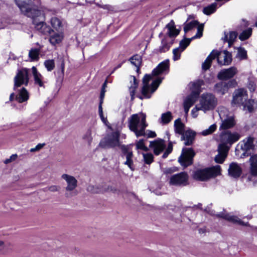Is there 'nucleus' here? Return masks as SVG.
Masks as SVG:
<instances>
[{"mask_svg":"<svg viewBox=\"0 0 257 257\" xmlns=\"http://www.w3.org/2000/svg\"><path fill=\"white\" fill-rule=\"evenodd\" d=\"M173 43V40H171L169 41L168 37L165 38L162 40L161 45L159 47V51L160 53L167 51L170 49Z\"/></svg>","mask_w":257,"mask_h":257,"instance_id":"31","label":"nucleus"},{"mask_svg":"<svg viewBox=\"0 0 257 257\" xmlns=\"http://www.w3.org/2000/svg\"><path fill=\"white\" fill-rule=\"evenodd\" d=\"M15 2L21 12L26 16L30 17L33 19L36 18H43L44 17L43 12L37 7H33L29 4V0H15ZM33 23L35 25L36 29L41 33L44 35L51 34L53 32V30L48 26L44 22H40L36 23L35 20Z\"/></svg>","mask_w":257,"mask_h":257,"instance_id":"2","label":"nucleus"},{"mask_svg":"<svg viewBox=\"0 0 257 257\" xmlns=\"http://www.w3.org/2000/svg\"><path fill=\"white\" fill-rule=\"evenodd\" d=\"M45 145V144H38L35 148L30 149L31 152H34L38 151L41 149Z\"/></svg>","mask_w":257,"mask_h":257,"instance_id":"55","label":"nucleus"},{"mask_svg":"<svg viewBox=\"0 0 257 257\" xmlns=\"http://www.w3.org/2000/svg\"><path fill=\"white\" fill-rule=\"evenodd\" d=\"M224 37L223 38L225 42L228 43V46H230L237 37V33L235 32H230L229 33L224 34Z\"/></svg>","mask_w":257,"mask_h":257,"instance_id":"34","label":"nucleus"},{"mask_svg":"<svg viewBox=\"0 0 257 257\" xmlns=\"http://www.w3.org/2000/svg\"><path fill=\"white\" fill-rule=\"evenodd\" d=\"M243 22L244 23V25L245 27L248 26L249 24L247 22H246L245 21H243Z\"/></svg>","mask_w":257,"mask_h":257,"instance_id":"63","label":"nucleus"},{"mask_svg":"<svg viewBox=\"0 0 257 257\" xmlns=\"http://www.w3.org/2000/svg\"><path fill=\"white\" fill-rule=\"evenodd\" d=\"M87 190L92 193H98L101 192V190L97 187L91 185L87 187Z\"/></svg>","mask_w":257,"mask_h":257,"instance_id":"50","label":"nucleus"},{"mask_svg":"<svg viewBox=\"0 0 257 257\" xmlns=\"http://www.w3.org/2000/svg\"><path fill=\"white\" fill-rule=\"evenodd\" d=\"M203 27L204 25H203L199 26L198 27V31L196 35L190 39H185L182 40L180 42L179 47L178 48H180V49L183 51L189 45L192 40L201 37L203 34Z\"/></svg>","mask_w":257,"mask_h":257,"instance_id":"18","label":"nucleus"},{"mask_svg":"<svg viewBox=\"0 0 257 257\" xmlns=\"http://www.w3.org/2000/svg\"><path fill=\"white\" fill-rule=\"evenodd\" d=\"M169 154V153L168 152H167L166 151L164 152V153L163 154V156H162V157L163 158H166L168 157V155Z\"/></svg>","mask_w":257,"mask_h":257,"instance_id":"58","label":"nucleus"},{"mask_svg":"<svg viewBox=\"0 0 257 257\" xmlns=\"http://www.w3.org/2000/svg\"><path fill=\"white\" fill-rule=\"evenodd\" d=\"M232 105L242 106L244 110L252 112L257 107V101L248 99L247 91L243 89H238L233 93Z\"/></svg>","mask_w":257,"mask_h":257,"instance_id":"3","label":"nucleus"},{"mask_svg":"<svg viewBox=\"0 0 257 257\" xmlns=\"http://www.w3.org/2000/svg\"><path fill=\"white\" fill-rule=\"evenodd\" d=\"M237 57L240 60H244L247 58L246 51L242 48H239L237 50Z\"/></svg>","mask_w":257,"mask_h":257,"instance_id":"45","label":"nucleus"},{"mask_svg":"<svg viewBox=\"0 0 257 257\" xmlns=\"http://www.w3.org/2000/svg\"><path fill=\"white\" fill-rule=\"evenodd\" d=\"M172 149L167 148V150H166L167 152H168L169 154H170L172 151Z\"/></svg>","mask_w":257,"mask_h":257,"instance_id":"61","label":"nucleus"},{"mask_svg":"<svg viewBox=\"0 0 257 257\" xmlns=\"http://www.w3.org/2000/svg\"><path fill=\"white\" fill-rule=\"evenodd\" d=\"M177 168L176 167H171L166 168L164 171V173L166 175H168L173 173L174 172L177 171Z\"/></svg>","mask_w":257,"mask_h":257,"instance_id":"53","label":"nucleus"},{"mask_svg":"<svg viewBox=\"0 0 257 257\" xmlns=\"http://www.w3.org/2000/svg\"><path fill=\"white\" fill-rule=\"evenodd\" d=\"M168 148L173 149V144L172 142H169L168 146Z\"/></svg>","mask_w":257,"mask_h":257,"instance_id":"59","label":"nucleus"},{"mask_svg":"<svg viewBox=\"0 0 257 257\" xmlns=\"http://www.w3.org/2000/svg\"><path fill=\"white\" fill-rule=\"evenodd\" d=\"M228 171L229 175L233 178L239 177L241 173V169L235 163H232L230 164Z\"/></svg>","mask_w":257,"mask_h":257,"instance_id":"26","label":"nucleus"},{"mask_svg":"<svg viewBox=\"0 0 257 257\" xmlns=\"http://www.w3.org/2000/svg\"><path fill=\"white\" fill-rule=\"evenodd\" d=\"M201 110L200 106L196 105L191 110V115L193 117L196 118L198 115V111Z\"/></svg>","mask_w":257,"mask_h":257,"instance_id":"51","label":"nucleus"},{"mask_svg":"<svg viewBox=\"0 0 257 257\" xmlns=\"http://www.w3.org/2000/svg\"><path fill=\"white\" fill-rule=\"evenodd\" d=\"M14 96H15V94H14V93H12V94H11L10 96V100H12L14 99Z\"/></svg>","mask_w":257,"mask_h":257,"instance_id":"60","label":"nucleus"},{"mask_svg":"<svg viewBox=\"0 0 257 257\" xmlns=\"http://www.w3.org/2000/svg\"><path fill=\"white\" fill-rule=\"evenodd\" d=\"M220 174V167L216 165L210 168L196 170L193 175L194 179L199 181H206Z\"/></svg>","mask_w":257,"mask_h":257,"instance_id":"7","label":"nucleus"},{"mask_svg":"<svg viewBox=\"0 0 257 257\" xmlns=\"http://www.w3.org/2000/svg\"><path fill=\"white\" fill-rule=\"evenodd\" d=\"M39 49H32L29 51V56L32 61L38 60L39 59Z\"/></svg>","mask_w":257,"mask_h":257,"instance_id":"42","label":"nucleus"},{"mask_svg":"<svg viewBox=\"0 0 257 257\" xmlns=\"http://www.w3.org/2000/svg\"><path fill=\"white\" fill-rule=\"evenodd\" d=\"M136 147L138 149H141L144 151L148 150V148L145 146L144 142V140L143 139L139 140L136 143Z\"/></svg>","mask_w":257,"mask_h":257,"instance_id":"49","label":"nucleus"},{"mask_svg":"<svg viewBox=\"0 0 257 257\" xmlns=\"http://www.w3.org/2000/svg\"><path fill=\"white\" fill-rule=\"evenodd\" d=\"M119 134L118 132H113L108 135L106 138L102 140L99 146L103 148L114 147L119 145Z\"/></svg>","mask_w":257,"mask_h":257,"instance_id":"11","label":"nucleus"},{"mask_svg":"<svg viewBox=\"0 0 257 257\" xmlns=\"http://www.w3.org/2000/svg\"><path fill=\"white\" fill-rule=\"evenodd\" d=\"M148 136L149 138H154L156 136V134L154 132L149 131L148 134Z\"/></svg>","mask_w":257,"mask_h":257,"instance_id":"56","label":"nucleus"},{"mask_svg":"<svg viewBox=\"0 0 257 257\" xmlns=\"http://www.w3.org/2000/svg\"><path fill=\"white\" fill-rule=\"evenodd\" d=\"M195 133L191 130H188L183 133L182 136V139L185 141L184 144L186 146H189L192 144Z\"/></svg>","mask_w":257,"mask_h":257,"instance_id":"27","label":"nucleus"},{"mask_svg":"<svg viewBox=\"0 0 257 257\" xmlns=\"http://www.w3.org/2000/svg\"><path fill=\"white\" fill-rule=\"evenodd\" d=\"M169 70V60H165L160 63L158 66L152 71L151 74H146L143 78V86L142 89V93L143 97L150 98L153 94L158 88L161 83L163 78L158 77L154 80L152 84L149 85V81L152 79V76H158L163 73H168Z\"/></svg>","mask_w":257,"mask_h":257,"instance_id":"1","label":"nucleus"},{"mask_svg":"<svg viewBox=\"0 0 257 257\" xmlns=\"http://www.w3.org/2000/svg\"><path fill=\"white\" fill-rule=\"evenodd\" d=\"M32 73L34 77L35 84L40 87L44 86V78L43 76L38 72L36 68L33 66L32 68Z\"/></svg>","mask_w":257,"mask_h":257,"instance_id":"28","label":"nucleus"},{"mask_svg":"<svg viewBox=\"0 0 257 257\" xmlns=\"http://www.w3.org/2000/svg\"><path fill=\"white\" fill-rule=\"evenodd\" d=\"M201 25L202 24L199 25L198 22L196 21H192L189 23H186L184 24V31L185 33H186L193 28L196 27H198L199 26Z\"/></svg>","mask_w":257,"mask_h":257,"instance_id":"39","label":"nucleus"},{"mask_svg":"<svg viewBox=\"0 0 257 257\" xmlns=\"http://www.w3.org/2000/svg\"><path fill=\"white\" fill-rule=\"evenodd\" d=\"M219 217H222L231 222L233 223L237 224L240 225L247 226V223H245L239 219L238 217L233 215H231L229 214H218Z\"/></svg>","mask_w":257,"mask_h":257,"instance_id":"23","label":"nucleus"},{"mask_svg":"<svg viewBox=\"0 0 257 257\" xmlns=\"http://www.w3.org/2000/svg\"><path fill=\"white\" fill-rule=\"evenodd\" d=\"M183 51L180 48H176L173 51V59L174 61H177L180 59L181 54Z\"/></svg>","mask_w":257,"mask_h":257,"instance_id":"47","label":"nucleus"},{"mask_svg":"<svg viewBox=\"0 0 257 257\" xmlns=\"http://www.w3.org/2000/svg\"><path fill=\"white\" fill-rule=\"evenodd\" d=\"M29 70L27 68H23L19 70L17 75L14 78V89L22 85H27L29 82V78L28 76Z\"/></svg>","mask_w":257,"mask_h":257,"instance_id":"12","label":"nucleus"},{"mask_svg":"<svg viewBox=\"0 0 257 257\" xmlns=\"http://www.w3.org/2000/svg\"><path fill=\"white\" fill-rule=\"evenodd\" d=\"M4 244V242L2 240H0V246H1L2 245H3Z\"/></svg>","mask_w":257,"mask_h":257,"instance_id":"64","label":"nucleus"},{"mask_svg":"<svg viewBox=\"0 0 257 257\" xmlns=\"http://www.w3.org/2000/svg\"><path fill=\"white\" fill-rule=\"evenodd\" d=\"M253 139L251 137L247 138L244 139L240 143V148L243 151L241 157H245L249 155L250 153L248 152L253 148Z\"/></svg>","mask_w":257,"mask_h":257,"instance_id":"17","label":"nucleus"},{"mask_svg":"<svg viewBox=\"0 0 257 257\" xmlns=\"http://www.w3.org/2000/svg\"><path fill=\"white\" fill-rule=\"evenodd\" d=\"M12 162V161H11V160H10V158H9V159H8L6 160H5V163L6 164H8V163H10V162Z\"/></svg>","mask_w":257,"mask_h":257,"instance_id":"62","label":"nucleus"},{"mask_svg":"<svg viewBox=\"0 0 257 257\" xmlns=\"http://www.w3.org/2000/svg\"><path fill=\"white\" fill-rule=\"evenodd\" d=\"M188 176L186 173L181 172L172 175L170 178L169 183L175 186H185L187 184Z\"/></svg>","mask_w":257,"mask_h":257,"instance_id":"14","label":"nucleus"},{"mask_svg":"<svg viewBox=\"0 0 257 257\" xmlns=\"http://www.w3.org/2000/svg\"><path fill=\"white\" fill-rule=\"evenodd\" d=\"M218 113L221 120L220 130L229 129L235 125L236 121L234 115L229 113L225 108H220L218 110Z\"/></svg>","mask_w":257,"mask_h":257,"instance_id":"8","label":"nucleus"},{"mask_svg":"<svg viewBox=\"0 0 257 257\" xmlns=\"http://www.w3.org/2000/svg\"><path fill=\"white\" fill-rule=\"evenodd\" d=\"M92 133L90 129L88 130L83 137V139L89 145H90L92 141Z\"/></svg>","mask_w":257,"mask_h":257,"instance_id":"43","label":"nucleus"},{"mask_svg":"<svg viewBox=\"0 0 257 257\" xmlns=\"http://www.w3.org/2000/svg\"><path fill=\"white\" fill-rule=\"evenodd\" d=\"M147 126L146 115L143 113L134 114L128 118V126L137 137L145 135Z\"/></svg>","mask_w":257,"mask_h":257,"instance_id":"4","label":"nucleus"},{"mask_svg":"<svg viewBox=\"0 0 257 257\" xmlns=\"http://www.w3.org/2000/svg\"><path fill=\"white\" fill-rule=\"evenodd\" d=\"M18 91L19 93L16 96V100L20 103L27 101L29 97V93L27 90L23 87Z\"/></svg>","mask_w":257,"mask_h":257,"instance_id":"29","label":"nucleus"},{"mask_svg":"<svg viewBox=\"0 0 257 257\" xmlns=\"http://www.w3.org/2000/svg\"><path fill=\"white\" fill-rule=\"evenodd\" d=\"M217 9V4L214 3L211 5L204 7L203 9V13L206 15H210L214 13Z\"/></svg>","mask_w":257,"mask_h":257,"instance_id":"38","label":"nucleus"},{"mask_svg":"<svg viewBox=\"0 0 257 257\" xmlns=\"http://www.w3.org/2000/svg\"><path fill=\"white\" fill-rule=\"evenodd\" d=\"M252 34V29L248 28L243 30L239 35V39L241 41L247 39Z\"/></svg>","mask_w":257,"mask_h":257,"instance_id":"40","label":"nucleus"},{"mask_svg":"<svg viewBox=\"0 0 257 257\" xmlns=\"http://www.w3.org/2000/svg\"><path fill=\"white\" fill-rule=\"evenodd\" d=\"M50 35L49 41L51 44L55 45L60 43L63 39L64 35L62 31L55 33L54 31Z\"/></svg>","mask_w":257,"mask_h":257,"instance_id":"25","label":"nucleus"},{"mask_svg":"<svg viewBox=\"0 0 257 257\" xmlns=\"http://www.w3.org/2000/svg\"><path fill=\"white\" fill-rule=\"evenodd\" d=\"M144 161L147 164H151L154 160V156L152 154L147 153H143Z\"/></svg>","mask_w":257,"mask_h":257,"instance_id":"46","label":"nucleus"},{"mask_svg":"<svg viewBox=\"0 0 257 257\" xmlns=\"http://www.w3.org/2000/svg\"><path fill=\"white\" fill-rule=\"evenodd\" d=\"M131 85L129 86V91L131 96V99L134 98L136 89L138 86V82L136 78L134 76H131L130 78Z\"/></svg>","mask_w":257,"mask_h":257,"instance_id":"30","label":"nucleus"},{"mask_svg":"<svg viewBox=\"0 0 257 257\" xmlns=\"http://www.w3.org/2000/svg\"><path fill=\"white\" fill-rule=\"evenodd\" d=\"M164 31H166V35L171 38L174 39L180 33V30L176 29L175 22L171 20L164 28Z\"/></svg>","mask_w":257,"mask_h":257,"instance_id":"15","label":"nucleus"},{"mask_svg":"<svg viewBox=\"0 0 257 257\" xmlns=\"http://www.w3.org/2000/svg\"><path fill=\"white\" fill-rule=\"evenodd\" d=\"M240 138V135L236 132L231 133L230 131H223L220 136L221 144L225 147H230L232 144L237 141Z\"/></svg>","mask_w":257,"mask_h":257,"instance_id":"10","label":"nucleus"},{"mask_svg":"<svg viewBox=\"0 0 257 257\" xmlns=\"http://www.w3.org/2000/svg\"><path fill=\"white\" fill-rule=\"evenodd\" d=\"M217 58L218 63L221 65H228L232 61L231 54L226 50L221 52L213 50L202 64V69L204 70L208 69L211 61Z\"/></svg>","mask_w":257,"mask_h":257,"instance_id":"5","label":"nucleus"},{"mask_svg":"<svg viewBox=\"0 0 257 257\" xmlns=\"http://www.w3.org/2000/svg\"><path fill=\"white\" fill-rule=\"evenodd\" d=\"M98 112L99 116L102 120V121L108 127H110L108 125V122L107 120L106 117H105L103 114L102 107V102H100L99 104L98 107Z\"/></svg>","mask_w":257,"mask_h":257,"instance_id":"44","label":"nucleus"},{"mask_svg":"<svg viewBox=\"0 0 257 257\" xmlns=\"http://www.w3.org/2000/svg\"><path fill=\"white\" fill-rule=\"evenodd\" d=\"M44 65L49 71L52 70L55 67L54 62L53 60H46L44 62Z\"/></svg>","mask_w":257,"mask_h":257,"instance_id":"48","label":"nucleus"},{"mask_svg":"<svg viewBox=\"0 0 257 257\" xmlns=\"http://www.w3.org/2000/svg\"><path fill=\"white\" fill-rule=\"evenodd\" d=\"M216 128L217 125L215 123H214L211 125L208 128L202 131L201 132V134L204 136L211 135L216 131Z\"/></svg>","mask_w":257,"mask_h":257,"instance_id":"41","label":"nucleus"},{"mask_svg":"<svg viewBox=\"0 0 257 257\" xmlns=\"http://www.w3.org/2000/svg\"><path fill=\"white\" fill-rule=\"evenodd\" d=\"M203 84L204 82L202 80H198L190 83L191 93L186 97L183 103L184 111L186 113L188 112L190 108L197 100L201 92V87Z\"/></svg>","mask_w":257,"mask_h":257,"instance_id":"6","label":"nucleus"},{"mask_svg":"<svg viewBox=\"0 0 257 257\" xmlns=\"http://www.w3.org/2000/svg\"><path fill=\"white\" fill-rule=\"evenodd\" d=\"M150 147L153 148L154 154L158 156L164 151L166 145L162 140H156L150 142Z\"/></svg>","mask_w":257,"mask_h":257,"instance_id":"20","label":"nucleus"},{"mask_svg":"<svg viewBox=\"0 0 257 257\" xmlns=\"http://www.w3.org/2000/svg\"><path fill=\"white\" fill-rule=\"evenodd\" d=\"M61 177L67 183V186L66 187L67 191H72L77 187V181L73 176L64 174L62 175Z\"/></svg>","mask_w":257,"mask_h":257,"instance_id":"19","label":"nucleus"},{"mask_svg":"<svg viewBox=\"0 0 257 257\" xmlns=\"http://www.w3.org/2000/svg\"><path fill=\"white\" fill-rule=\"evenodd\" d=\"M17 158V155L16 154H14V155H12L10 158V159L11 160V161H13L14 160H15Z\"/></svg>","mask_w":257,"mask_h":257,"instance_id":"57","label":"nucleus"},{"mask_svg":"<svg viewBox=\"0 0 257 257\" xmlns=\"http://www.w3.org/2000/svg\"><path fill=\"white\" fill-rule=\"evenodd\" d=\"M130 61L131 64L136 67V72L139 73L140 71V66L142 63L141 56L138 55H134L130 59Z\"/></svg>","mask_w":257,"mask_h":257,"instance_id":"35","label":"nucleus"},{"mask_svg":"<svg viewBox=\"0 0 257 257\" xmlns=\"http://www.w3.org/2000/svg\"><path fill=\"white\" fill-rule=\"evenodd\" d=\"M218 154L215 157V161L218 163H222L227 156L229 147L224 145H219L218 148Z\"/></svg>","mask_w":257,"mask_h":257,"instance_id":"21","label":"nucleus"},{"mask_svg":"<svg viewBox=\"0 0 257 257\" xmlns=\"http://www.w3.org/2000/svg\"><path fill=\"white\" fill-rule=\"evenodd\" d=\"M106 81H105L104 84H103V86H102V89H101V93H100V102H102V103H103V98L104 97V94H105V87L106 86Z\"/></svg>","mask_w":257,"mask_h":257,"instance_id":"54","label":"nucleus"},{"mask_svg":"<svg viewBox=\"0 0 257 257\" xmlns=\"http://www.w3.org/2000/svg\"><path fill=\"white\" fill-rule=\"evenodd\" d=\"M175 131L176 133L182 135L184 133V125L182 123L181 119L178 118L174 122Z\"/></svg>","mask_w":257,"mask_h":257,"instance_id":"37","label":"nucleus"},{"mask_svg":"<svg viewBox=\"0 0 257 257\" xmlns=\"http://www.w3.org/2000/svg\"><path fill=\"white\" fill-rule=\"evenodd\" d=\"M60 189V187L57 185H52L46 188V190L51 192H57Z\"/></svg>","mask_w":257,"mask_h":257,"instance_id":"52","label":"nucleus"},{"mask_svg":"<svg viewBox=\"0 0 257 257\" xmlns=\"http://www.w3.org/2000/svg\"><path fill=\"white\" fill-rule=\"evenodd\" d=\"M232 81L228 82H220L217 83L215 86V90L221 94H224L228 91L229 87L231 86Z\"/></svg>","mask_w":257,"mask_h":257,"instance_id":"24","label":"nucleus"},{"mask_svg":"<svg viewBox=\"0 0 257 257\" xmlns=\"http://www.w3.org/2000/svg\"><path fill=\"white\" fill-rule=\"evenodd\" d=\"M194 156L195 153L191 148H184L178 160L182 166L186 167L192 164Z\"/></svg>","mask_w":257,"mask_h":257,"instance_id":"13","label":"nucleus"},{"mask_svg":"<svg viewBox=\"0 0 257 257\" xmlns=\"http://www.w3.org/2000/svg\"><path fill=\"white\" fill-rule=\"evenodd\" d=\"M217 100L215 96L210 93H203L201 95L199 105L201 110L206 112L213 109L216 106Z\"/></svg>","mask_w":257,"mask_h":257,"instance_id":"9","label":"nucleus"},{"mask_svg":"<svg viewBox=\"0 0 257 257\" xmlns=\"http://www.w3.org/2000/svg\"><path fill=\"white\" fill-rule=\"evenodd\" d=\"M173 119L172 114L170 111H167L162 114L160 118V122L162 124L169 123Z\"/></svg>","mask_w":257,"mask_h":257,"instance_id":"36","label":"nucleus"},{"mask_svg":"<svg viewBox=\"0 0 257 257\" xmlns=\"http://www.w3.org/2000/svg\"><path fill=\"white\" fill-rule=\"evenodd\" d=\"M237 70L235 67L221 70L218 74L217 77L220 80H227L232 78L237 73Z\"/></svg>","mask_w":257,"mask_h":257,"instance_id":"16","label":"nucleus"},{"mask_svg":"<svg viewBox=\"0 0 257 257\" xmlns=\"http://www.w3.org/2000/svg\"><path fill=\"white\" fill-rule=\"evenodd\" d=\"M250 173L252 176H257V155H254L250 158Z\"/></svg>","mask_w":257,"mask_h":257,"instance_id":"33","label":"nucleus"},{"mask_svg":"<svg viewBox=\"0 0 257 257\" xmlns=\"http://www.w3.org/2000/svg\"><path fill=\"white\" fill-rule=\"evenodd\" d=\"M50 24L53 28L57 31L62 30L63 25L62 21L59 18L54 17L50 20Z\"/></svg>","mask_w":257,"mask_h":257,"instance_id":"32","label":"nucleus"},{"mask_svg":"<svg viewBox=\"0 0 257 257\" xmlns=\"http://www.w3.org/2000/svg\"><path fill=\"white\" fill-rule=\"evenodd\" d=\"M123 157H125L126 161L124 162V164L127 165L132 171H134L135 168L134 167V162L133 160V155L131 151L127 150L125 147L122 149Z\"/></svg>","mask_w":257,"mask_h":257,"instance_id":"22","label":"nucleus"}]
</instances>
